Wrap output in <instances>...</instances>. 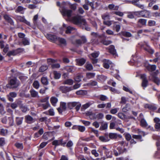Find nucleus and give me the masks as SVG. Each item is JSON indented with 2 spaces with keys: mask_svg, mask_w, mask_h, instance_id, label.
Returning <instances> with one entry per match:
<instances>
[{
  "mask_svg": "<svg viewBox=\"0 0 160 160\" xmlns=\"http://www.w3.org/2000/svg\"><path fill=\"white\" fill-rule=\"evenodd\" d=\"M20 85V82L17 78L14 77L10 80L6 87L7 88L13 89L18 88Z\"/></svg>",
  "mask_w": 160,
  "mask_h": 160,
  "instance_id": "1",
  "label": "nucleus"
},
{
  "mask_svg": "<svg viewBox=\"0 0 160 160\" xmlns=\"http://www.w3.org/2000/svg\"><path fill=\"white\" fill-rule=\"evenodd\" d=\"M73 23L77 25L80 26L85 25L87 24L86 20L84 19H82L80 17H74L72 19Z\"/></svg>",
  "mask_w": 160,
  "mask_h": 160,
  "instance_id": "2",
  "label": "nucleus"
},
{
  "mask_svg": "<svg viewBox=\"0 0 160 160\" xmlns=\"http://www.w3.org/2000/svg\"><path fill=\"white\" fill-rule=\"evenodd\" d=\"M68 107L70 109H72L75 107V109L76 111H78L81 106V104L79 102H69L67 103Z\"/></svg>",
  "mask_w": 160,
  "mask_h": 160,
  "instance_id": "3",
  "label": "nucleus"
},
{
  "mask_svg": "<svg viewBox=\"0 0 160 160\" xmlns=\"http://www.w3.org/2000/svg\"><path fill=\"white\" fill-rule=\"evenodd\" d=\"M57 60L52 58H48L47 59V62L49 64H51V63H53L51 65V67L52 69L59 68L60 67V65L59 63H54L57 62Z\"/></svg>",
  "mask_w": 160,
  "mask_h": 160,
  "instance_id": "4",
  "label": "nucleus"
},
{
  "mask_svg": "<svg viewBox=\"0 0 160 160\" xmlns=\"http://www.w3.org/2000/svg\"><path fill=\"white\" fill-rule=\"evenodd\" d=\"M86 115L88 116L91 120L100 119V113L96 114V113H92V112L88 111L86 112Z\"/></svg>",
  "mask_w": 160,
  "mask_h": 160,
  "instance_id": "5",
  "label": "nucleus"
},
{
  "mask_svg": "<svg viewBox=\"0 0 160 160\" xmlns=\"http://www.w3.org/2000/svg\"><path fill=\"white\" fill-rule=\"evenodd\" d=\"M66 143V142L63 141L62 139H60L58 140H54L52 142V144L54 145L56 148L58 146H62L63 147L65 146Z\"/></svg>",
  "mask_w": 160,
  "mask_h": 160,
  "instance_id": "6",
  "label": "nucleus"
},
{
  "mask_svg": "<svg viewBox=\"0 0 160 160\" xmlns=\"http://www.w3.org/2000/svg\"><path fill=\"white\" fill-rule=\"evenodd\" d=\"M46 37L48 40L52 42H56L58 39V37L55 35L47 33Z\"/></svg>",
  "mask_w": 160,
  "mask_h": 160,
  "instance_id": "7",
  "label": "nucleus"
},
{
  "mask_svg": "<svg viewBox=\"0 0 160 160\" xmlns=\"http://www.w3.org/2000/svg\"><path fill=\"white\" fill-rule=\"evenodd\" d=\"M98 56L99 54L97 52H93L90 55V56L91 57L90 58L92 64H96L98 62V59L96 58L98 57Z\"/></svg>",
  "mask_w": 160,
  "mask_h": 160,
  "instance_id": "8",
  "label": "nucleus"
},
{
  "mask_svg": "<svg viewBox=\"0 0 160 160\" xmlns=\"http://www.w3.org/2000/svg\"><path fill=\"white\" fill-rule=\"evenodd\" d=\"M16 18L17 20L19 22H23L28 26H30V23L25 19L24 16L18 15L16 16Z\"/></svg>",
  "mask_w": 160,
  "mask_h": 160,
  "instance_id": "9",
  "label": "nucleus"
},
{
  "mask_svg": "<svg viewBox=\"0 0 160 160\" xmlns=\"http://www.w3.org/2000/svg\"><path fill=\"white\" fill-rule=\"evenodd\" d=\"M60 89L62 93H65L73 90L72 87H68L65 86H61L60 87Z\"/></svg>",
  "mask_w": 160,
  "mask_h": 160,
  "instance_id": "10",
  "label": "nucleus"
},
{
  "mask_svg": "<svg viewBox=\"0 0 160 160\" xmlns=\"http://www.w3.org/2000/svg\"><path fill=\"white\" fill-rule=\"evenodd\" d=\"M62 14L63 16H67L68 18L70 17L72 15V11L70 9L64 8L62 9Z\"/></svg>",
  "mask_w": 160,
  "mask_h": 160,
  "instance_id": "11",
  "label": "nucleus"
},
{
  "mask_svg": "<svg viewBox=\"0 0 160 160\" xmlns=\"http://www.w3.org/2000/svg\"><path fill=\"white\" fill-rule=\"evenodd\" d=\"M3 17L4 19L11 25H14V22L9 15L7 14H5L3 15Z\"/></svg>",
  "mask_w": 160,
  "mask_h": 160,
  "instance_id": "12",
  "label": "nucleus"
},
{
  "mask_svg": "<svg viewBox=\"0 0 160 160\" xmlns=\"http://www.w3.org/2000/svg\"><path fill=\"white\" fill-rule=\"evenodd\" d=\"M91 35L93 37L92 40L96 43H98V39L100 38V35H98L97 33L92 32Z\"/></svg>",
  "mask_w": 160,
  "mask_h": 160,
  "instance_id": "13",
  "label": "nucleus"
},
{
  "mask_svg": "<svg viewBox=\"0 0 160 160\" xmlns=\"http://www.w3.org/2000/svg\"><path fill=\"white\" fill-rule=\"evenodd\" d=\"M22 102L21 101H18V104L19 105L20 109L21 110L22 112H26L28 110V108L25 105H24L22 103Z\"/></svg>",
  "mask_w": 160,
  "mask_h": 160,
  "instance_id": "14",
  "label": "nucleus"
},
{
  "mask_svg": "<svg viewBox=\"0 0 160 160\" xmlns=\"http://www.w3.org/2000/svg\"><path fill=\"white\" fill-rule=\"evenodd\" d=\"M146 75L143 74L141 75V78L142 79V86L143 87H146L147 86L148 81L146 78Z\"/></svg>",
  "mask_w": 160,
  "mask_h": 160,
  "instance_id": "15",
  "label": "nucleus"
},
{
  "mask_svg": "<svg viewBox=\"0 0 160 160\" xmlns=\"http://www.w3.org/2000/svg\"><path fill=\"white\" fill-rule=\"evenodd\" d=\"M103 67L106 69H108L110 67V65L112 64V62L108 60L103 59L102 61Z\"/></svg>",
  "mask_w": 160,
  "mask_h": 160,
  "instance_id": "16",
  "label": "nucleus"
},
{
  "mask_svg": "<svg viewBox=\"0 0 160 160\" xmlns=\"http://www.w3.org/2000/svg\"><path fill=\"white\" fill-rule=\"evenodd\" d=\"M106 49H108V52L113 55L117 56L116 50L114 46L110 45L109 47L106 48Z\"/></svg>",
  "mask_w": 160,
  "mask_h": 160,
  "instance_id": "17",
  "label": "nucleus"
},
{
  "mask_svg": "<svg viewBox=\"0 0 160 160\" xmlns=\"http://www.w3.org/2000/svg\"><path fill=\"white\" fill-rule=\"evenodd\" d=\"M139 133L141 135H133L132 136V138H134V139H138V140H140L141 141H142V140H141L142 136H144L145 135V133L143 131H139Z\"/></svg>",
  "mask_w": 160,
  "mask_h": 160,
  "instance_id": "18",
  "label": "nucleus"
},
{
  "mask_svg": "<svg viewBox=\"0 0 160 160\" xmlns=\"http://www.w3.org/2000/svg\"><path fill=\"white\" fill-rule=\"evenodd\" d=\"M76 62L78 66H82L85 63L86 60L83 58L77 59H76Z\"/></svg>",
  "mask_w": 160,
  "mask_h": 160,
  "instance_id": "19",
  "label": "nucleus"
},
{
  "mask_svg": "<svg viewBox=\"0 0 160 160\" xmlns=\"http://www.w3.org/2000/svg\"><path fill=\"white\" fill-rule=\"evenodd\" d=\"M25 122L28 124H31L32 123L33 119V118L29 115H27L25 117Z\"/></svg>",
  "mask_w": 160,
  "mask_h": 160,
  "instance_id": "20",
  "label": "nucleus"
},
{
  "mask_svg": "<svg viewBox=\"0 0 160 160\" xmlns=\"http://www.w3.org/2000/svg\"><path fill=\"white\" fill-rule=\"evenodd\" d=\"M23 119L24 118L23 117H16L15 118V121L17 125L18 126H19L22 124Z\"/></svg>",
  "mask_w": 160,
  "mask_h": 160,
  "instance_id": "21",
  "label": "nucleus"
},
{
  "mask_svg": "<svg viewBox=\"0 0 160 160\" xmlns=\"http://www.w3.org/2000/svg\"><path fill=\"white\" fill-rule=\"evenodd\" d=\"M43 132L44 131L43 129L42 128H40L38 132H36L34 134V138H38L40 136H41L43 134Z\"/></svg>",
  "mask_w": 160,
  "mask_h": 160,
  "instance_id": "22",
  "label": "nucleus"
},
{
  "mask_svg": "<svg viewBox=\"0 0 160 160\" xmlns=\"http://www.w3.org/2000/svg\"><path fill=\"white\" fill-rule=\"evenodd\" d=\"M58 101V99L55 97H52L50 99V102L52 105L53 106H55L56 104Z\"/></svg>",
  "mask_w": 160,
  "mask_h": 160,
  "instance_id": "23",
  "label": "nucleus"
},
{
  "mask_svg": "<svg viewBox=\"0 0 160 160\" xmlns=\"http://www.w3.org/2000/svg\"><path fill=\"white\" fill-rule=\"evenodd\" d=\"M73 82L74 81L73 80L71 79H68L64 81L63 83L64 84L71 85L73 84Z\"/></svg>",
  "mask_w": 160,
  "mask_h": 160,
  "instance_id": "24",
  "label": "nucleus"
},
{
  "mask_svg": "<svg viewBox=\"0 0 160 160\" xmlns=\"http://www.w3.org/2000/svg\"><path fill=\"white\" fill-rule=\"evenodd\" d=\"M109 9L111 10H118L119 8V7L118 6H115L113 4H109L108 6Z\"/></svg>",
  "mask_w": 160,
  "mask_h": 160,
  "instance_id": "25",
  "label": "nucleus"
},
{
  "mask_svg": "<svg viewBox=\"0 0 160 160\" xmlns=\"http://www.w3.org/2000/svg\"><path fill=\"white\" fill-rule=\"evenodd\" d=\"M146 68L149 71H153L155 70L156 66L155 65H148Z\"/></svg>",
  "mask_w": 160,
  "mask_h": 160,
  "instance_id": "26",
  "label": "nucleus"
},
{
  "mask_svg": "<svg viewBox=\"0 0 160 160\" xmlns=\"http://www.w3.org/2000/svg\"><path fill=\"white\" fill-rule=\"evenodd\" d=\"M87 92L85 90H80L76 92V94L78 95H85L87 94Z\"/></svg>",
  "mask_w": 160,
  "mask_h": 160,
  "instance_id": "27",
  "label": "nucleus"
},
{
  "mask_svg": "<svg viewBox=\"0 0 160 160\" xmlns=\"http://www.w3.org/2000/svg\"><path fill=\"white\" fill-rule=\"evenodd\" d=\"M30 92L31 97H36L38 95V92L33 89H31L30 91Z\"/></svg>",
  "mask_w": 160,
  "mask_h": 160,
  "instance_id": "28",
  "label": "nucleus"
},
{
  "mask_svg": "<svg viewBox=\"0 0 160 160\" xmlns=\"http://www.w3.org/2000/svg\"><path fill=\"white\" fill-rule=\"evenodd\" d=\"M41 82L42 84L44 85H47L48 83V78L47 77H42L41 78Z\"/></svg>",
  "mask_w": 160,
  "mask_h": 160,
  "instance_id": "29",
  "label": "nucleus"
},
{
  "mask_svg": "<svg viewBox=\"0 0 160 160\" xmlns=\"http://www.w3.org/2000/svg\"><path fill=\"white\" fill-rule=\"evenodd\" d=\"M120 34L124 36L127 37H130L132 36L130 32H120Z\"/></svg>",
  "mask_w": 160,
  "mask_h": 160,
  "instance_id": "30",
  "label": "nucleus"
},
{
  "mask_svg": "<svg viewBox=\"0 0 160 160\" xmlns=\"http://www.w3.org/2000/svg\"><path fill=\"white\" fill-rule=\"evenodd\" d=\"M140 122V125L142 127H146L148 125L146 121L143 118H142L141 119Z\"/></svg>",
  "mask_w": 160,
  "mask_h": 160,
  "instance_id": "31",
  "label": "nucleus"
},
{
  "mask_svg": "<svg viewBox=\"0 0 160 160\" xmlns=\"http://www.w3.org/2000/svg\"><path fill=\"white\" fill-rule=\"evenodd\" d=\"M101 129L104 130L108 128V123L106 122H101Z\"/></svg>",
  "mask_w": 160,
  "mask_h": 160,
  "instance_id": "32",
  "label": "nucleus"
},
{
  "mask_svg": "<svg viewBox=\"0 0 160 160\" xmlns=\"http://www.w3.org/2000/svg\"><path fill=\"white\" fill-rule=\"evenodd\" d=\"M14 146L18 149H22L23 148V144L17 142L14 144Z\"/></svg>",
  "mask_w": 160,
  "mask_h": 160,
  "instance_id": "33",
  "label": "nucleus"
},
{
  "mask_svg": "<svg viewBox=\"0 0 160 160\" xmlns=\"http://www.w3.org/2000/svg\"><path fill=\"white\" fill-rule=\"evenodd\" d=\"M109 137L111 139H116L118 137L117 134L116 133H110L109 134Z\"/></svg>",
  "mask_w": 160,
  "mask_h": 160,
  "instance_id": "34",
  "label": "nucleus"
},
{
  "mask_svg": "<svg viewBox=\"0 0 160 160\" xmlns=\"http://www.w3.org/2000/svg\"><path fill=\"white\" fill-rule=\"evenodd\" d=\"M144 49L150 54H153L154 53V50L151 48L149 46H147L146 47H144Z\"/></svg>",
  "mask_w": 160,
  "mask_h": 160,
  "instance_id": "35",
  "label": "nucleus"
},
{
  "mask_svg": "<svg viewBox=\"0 0 160 160\" xmlns=\"http://www.w3.org/2000/svg\"><path fill=\"white\" fill-rule=\"evenodd\" d=\"M53 74L54 75V78L55 79H58L61 76V74L58 72L57 71H54L53 72Z\"/></svg>",
  "mask_w": 160,
  "mask_h": 160,
  "instance_id": "36",
  "label": "nucleus"
},
{
  "mask_svg": "<svg viewBox=\"0 0 160 160\" xmlns=\"http://www.w3.org/2000/svg\"><path fill=\"white\" fill-rule=\"evenodd\" d=\"M48 68V67L46 65H43L40 68L39 71L40 72H43Z\"/></svg>",
  "mask_w": 160,
  "mask_h": 160,
  "instance_id": "37",
  "label": "nucleus"
},
{
  "mask_svg": "<svg viewBox=\"0 0 160 160\" xmlns=\"http://www.w3.org/2000/svg\"><path fill=\"white\" fill-rule=\"evenodd\" d=\"M130 109V105L129 104H127L125 107L122 108L123 112H126L129 110Z\"/></svg>",
  "mask_w": 160,
  "mask_h": 160,
  "instance_id": "38",
  "label": "nucleus"
},
{
  "mask_svg": "<svg viewBox=\"0 0 160 160\" xmlns=\"http://www.w3.org/2000/svg\"><path fill=\"white\" fill-rule=\"evenodd\" d=\"M86 75L88 78L90 79L94 77L95 73L93 72H87L86 73Z\"/></svg>",
  "mask_w": 160,
  "mask_h": 160,
  "instance_id": "39",
  "label": "nucleus"
},
{
  "mask_svg": "<svg viewBox=\"0 0 160 160\" xmlns=\"http://www.w3.org/2000/svg\"><path fill=\"white\" fill-rule=\"evenodd\" d=\"M85 67L88 71H91L93 69V66L90 63H87Z\"/></svg>",
  "mask_w": 160,
  "mask_h": 160,
  "instance_id": "40",
  "label": "nucleus"
},
{
  "mask_svg": "<svg viewBox=\"0 0 160 160\" xmlns=\"http://www.w3.org/2000/svg\"><path fill=\"white\" fill-rule=\"evenodd\" d=\"M59 42L64 45H66L67 44L66 41V40L62 38H58Z\"/></svg>",
  "mask_w": 160,
  "mask_h": 160,
  "instance_id": "41",
  "label": "nucleus"
},
{
  "mask_svg": "<svg viewBox=\"0 0 160 160\" xmlns=\"http://www.w3.org/2000/svg\"><path fill=\"white\" fill-rule=\"evenodd\" d=\"M8 130L7 129H4V128H2L0 129V135L3 136H5L6 133L8 132Z\"/></svg>",
  "mask_w": 160,
  "mask_h": 160,
  "instance_id": "42",
  "label": "nucleus"
},
{
  "mask_svg": "<svg viewBox=\"0 0 160 160\" xmlns=\"http://www.w3.org/2000/svg\"><path fill=\"white\" fill-rule=\"evenodd\" d=\"M39 106L42 107L44 109H47L49 106H50V104L48 102H47L45 104H41Z\"/></svg>",
  "mask_w": 160,
  "mask_h": 160,
  "instance_id": "43",
  "label": "nucleus"
},
{
  "mask_svg": "<svg viewBox=\"0 0 160 160\" xmlns=\"http://www.w3.org/2000/svg\"><path fill=\"white\" fill-rule=\"evenodd\" d=\"M153 82L158 85L160 84V79L157 77H153L152 79Z\"/></svg>",
  "mask_w": 160,
  "mask_h": 160,
  "instance_id": "44",
  "label": "nucleus"
},
{
  "mask_svg": "<svg viewBox=\"0 0 160 160\" xmlns=\"http://www.w3.org/2000/svg\"><path fill=\"white\" fill-rule=\"evenodd\" d=\"M149 12L148 11H141L140 12H134V13H138L139 14H141L142 15V17H146L145 13H148Z\"/></svg>",
  "mask_w": 160,
  "mask_h": 160,
  "instance_id": "45",
  "label": "nucleus"
},
{
  "mask_svg": "<svg viewBox=\"0 0 160 160\" xmlns=\"http://www.w3.org/2000/svg\"><path fill=\"white\" fill-rule=\"evenodd\" d=\"M109 140L108 135L105 136H101V141L103 142H108Z\"/></svg>",
  "mask_w": 160,
  "mask_h": 160,
  "instance_id": "46",
  "label": "nucleus"
},
{
  "mask_svg": "<svg viewBox=\"0 0 160 160\" xmlns=\"http://www.w3.org/2000/svg\"><path fill=\"white\" fill-rule=\"evenodd\" d=\"M60 108H62L64 110H66L67 108L66 103L64 102H61Z\"/></svg>",
  "mask_w": 160,
  "mask_h": 160,
  "instance_id": "47",
  "label": "nucleus"
},
{
  "mask_svg": "<svg viewBox=\"0 0 160 160\" xmlns=\"http://www.w3.org/2000/svg\"><path fill=\"white\" fill-rule=\"evenodd\" d=\"M74 29V28L70 26H68L67 28L65 33L67 34L70 33L71 31Z\"/></svg>",
  "mask_w": 160,
  "mask_h": 160,
  "instance_id": "48",
  "label": "nucleus"
},
{
  "mask_svg": "<svg viewBox=\"0 0 160 160\" xmlns=\"http://www.w3.org/2000/svg\"><path fill=\"white\" fill-rule=\"evenodd\" d=\"M112 22H113V23H117V22H114L113 21H103V23L105 25H106L108 26H110L112 25Z\"/></svg>",
  "mask_w": 160,
  "mask_h": 160,
  "instance_id": "49",
  "label": "nucleus"
},
{
  "mask_svg": "<svg viewBox=\"0 0 160 160\" xmlns=\"http://www.w3.org/2000/svg\"><path fill=\"white\" fill-rule=\"evenodd\" d=\"M16 55L17 54L22 52L24 51V49L22 48H18L14 50Z\"/></svg>",
  "mask_w": 160,
  "mask_h": 160,
  "instance_id": "50",
  "label": "nucleus"
},
{
  "mask_svg": "<svg viewBox=\"0 0 160 160\" xmlns=\"http://www.w3.org/2000/svg\"><path fill=\"white\" fill-rule=\"evenodd\" d=\"M7 56L8 57H10L11 56H15L16 55V54L15 53V51L14 50H12V51H9L7 54Z\"/></svg>",
  "mask_w": 160,
  "mask_h": 160,
  "instance_id": "51",
  "label": "nucleus"
},
{
  "mask_svg": "<svg viewBox=\"0 0 160 160\" xmlns=\"http://www.w3.org/2000/svg\"><path fill=\"white\" fill-rule=\"evenodd\" d=\"M5 139L4 138H0V147H2L5 144Z\"/></svg>",
  "mask_w": 160,
  "mask_h": 160,
  "instance_id": "52",
  "label": "nucleus"
},
{
  "mask_svg": "<svg viewBox=\"0 0 160 160\" xmlns=\"http://www.w3.org/2000/svg\"><path fill=\"white\" fill-rule=\"evenodd\" d=\"M33 87L36 89H38L39 87V84L38 81H35L33 83Z\"/></svg>",
  "mask_w": 160,
  "mask_h": 160,
  "instance_id": "53",
  "label": "nucleus"
},
{
  "mask_svg": "<svg viewBox=\"0 0 160 160\" xmlns=\"http://www.w3.org/2000/svg\"><path fill=\"white\" fill-rule=\"evenodd\" d=\"M91 132H93L97 137H98L99 139L100 140V136H99V135L98 133V131L97 130H95L92 128H91Z\"/></svg>",
  "mask_w": 160,
  "mask_h": 160,
  "instance_id": "54",
  "label": "nucleus"
},
{
  "mask_svg": "<svg viewBox=\"0 0 160 160\" xmlns=\"http://www.w3.org/2000/svg\"><path fill=\"white\" fill-rule=\"evenodd\" d=\"M109 15L108 13H106L102 16V19L105 20H108L109 18Z\"/></svg>",
  "mask_w": 160,
  "mask_h": 160,
  "instance_id": "55",
  "label": "nucleus"
},
{
  "mask_svg": "<svg viewBox=\"0 0 160 160\" xmlns=\"http://www.w3.org/2000/svg\"><path fill=\"white\" fill-rule=\"evenodd\" d=\"M156 22L152 20H150L148 21V25L150 26H153L155 25Z\"/></svg>",
  "mask_w": 160,
  "mask_h": 160,
  "instance_id": "56",
  "label": "nucleus"
},
{
  "mask_svg": "<svg viewBox=\"0 0 160 160\" xmlns=\"http://www.w3.org/2000/svg\"><path fill=\"white\" fill-rule=\"evenodd\" d=\"M22 42L24 45H28L29 44V41L25 38H24L22 40Z\"/></svg>",
  "mask_w": 160,
  "mask_h": 160,
  "instance_id": "57",
  "label": "nucleus"
},
{
  "mask_svg": "<svg viewBox=\"0 0 160 160\" xmlns=\"http://www.w3.org/2000/svg\"><path fill=\"white\" fill-rule=\"evenodd\" d=\"M138 22L141 24L142 25H146V20L144 19H140L138 20Z\"/></svg>",
  "mask_w": 160,
  "mask_h": 160,
  "instance_id": "58",
  "label": "nucleus"
},
{
  "mask_svg": "<svg viewBox=\"0 0 160 160\" xmlns=\"http://www.w3.org/2000/svg\"><path fill=\"white\" fill-rule=\"evenodd\" d=\"M49 137V133L48 132H45L42 136V138L45 140H48Z\"/></svg>",
  "mask_w": 160,
  "mask_h": 160,
  "instance_id": "59",
  "label": "nucleus"
},
{
  "mask_svg": "<svg viewBox=\"0 0 160 160\" xmlns=\"http://www.w3.org/2000/svg\"><path fill=\"white\" fill-rule=\"evenodd\" d=\"M125 138L127 141H129L131 139L132 137L130 134L127 133L125 134Z\"/></svg>",
  "mask_w": 160,
  "mask_h": 160,
  "instance_id": "60",
  "label": "nucleus"
},
{
  "mask_svg": "<svg viewBox=\"0 0 160 160\" xmlns=\"http://www.w3.org/2000/svg\"><path fill=\"white\" fill-rule=\"evenodd\" d=\"M113 13L120 17H122L124 15L122 12L120 11H114L113 12Z\"/></svg>",
  "mask_w": 160,
  "mask_h": 160,
  "instance_id": "61",
  "label": "nucleus"
},
{
  "mask_svg": "<svg viewBox=\"0 0 160 160\" xmlns=\"http://www.w3.org/2000/svg\"><path fill=\"white\" fill-rule=\"evenodd\" d=\"M85 130V128L83 126L79 125L78 130L81 132H84Z\"/></svg>",
  "mask_w": 160,
  "mask_h": 160,
  "instance_id": "62",
  "label": "nucleus"
},
{
  "mask_svg": "<svg viewBox=\"0 0 160 160\" xmlns=\"http://www.w3.org/2000/svg\"><path fill=\"white\" fill-rule=\"evenodd\" d=\"M113 27L116 32H119L121 28V26L120 25H115Z\"/></svg>",
  "mask_w": 160,
  "mask_h": 160,
  "instance_id": "63",
  "label": "nucleus"
},
{
  "mask_svg": "<svg viewBox=\"0 0 160 160\" xmlns=\"http://www.w3.org/2000/svg\"><path fill=\"white\" fill-rule=\"evenodd\" d=\"M24 10V8L22 6H19L17 8L16 11V12H20Z\"/></svg>",
  "mask_w": 160,
  "mask_h": 160,
  "instance_id": "64",
  "label": "nucleus"
}]
</instances>
